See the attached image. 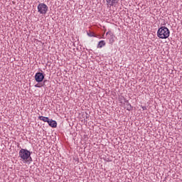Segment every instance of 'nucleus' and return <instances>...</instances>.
<instances>
[{"label":"nucleus","mask_w":182,"mask_h":182,"mask_svg":"<svg viewBox=\"0 0 182 182\" xmlns=\"http://www.w3.org/2000/svg\"><path fill=\"white\" fill-rule=\"evenodd\" d=\"M48 124V126H50V127H53V128L58 127V122H56V121L53 119H49Z\"/></svg>","instance_id":"obj_7"},{"label":"nucleus","mask_w":182,"mask_h":182,"mask_svg":"<svg viewBox=\"0 0 182 182\" xmlns=\"http://www.w3.org/2000/svg\"><path fill=\"white\" fill-rule=\"evenodd\" d=\"M106 46V42H105V41H100L98 43L97 48H102V46Z\"/></svg>","instance_id":"obj_10"},{"label":"nucleus","mask_w":182,"mask_h":182,"mask_svg":"<svg viewBox=\"0 0 182 182\" xmlns=\"http://www.w3.org/2000/svg\"><path fill=\"white\" fill-rule=\"evenodd\" d=\"M45 82H46V80H44V81H43V83H45Z\"/></svg>","instance_id":"obj_14"},{"label":"nucleus","mask_w":182,"mask_h":182,"mask_svg":"<svg viewBox=\"0 0 182 182\" xmlns=\"http://www.w3.org/2000/svg\"><path fill=\"white\" fill-rule=\"evenodd\" d=\"M107 2V6L112 8V6H116L119 4V0H105Z\"/></svg>","instance_id":"obj_5"},{"label":"nucleus","mask_w":182,"mask_h":182,"mask_svg":"<svg viewBox=\"0 0 182 182\" xmlns=\"http://www.w3.org/2000/svg\"><path fill=\"white\" fill-rule=\"evenodd\" d=\"M38 119H39V120H42V122H45L46 123H48L49 120H50V119H49V117H43V116H39Z\"/></svg>","instance_id":"obj_9"},{"label":"nucleus","mask_w":182,"mask_h":182,"mask_svg":"<svg viewBox=\"0 0 182 182\" xmlns=\"http://www.w3.org/2000/svg\"><path fill=\"white\" fill-rule=\"evenodd\" d=\"M36 82L38 83H41V82H43V79H45V75L43 73L38 72L35 75Z\"/></svg>","instance_id":"obj_4"},{"label":"nucleus","mask_w":182,"mask_h":182,"mask_svg":"<svg viewBox=\"0 0 182 182\" xmlns=\"http://www.w3.org/2000/svg\"><path fill=\"white\" fill-rule=\"evenodd\" d=\"M37 9H38V13L41 14V15H46L48 12V9H49L48 6L44 3H40Z\"/></svg>","instance_id":"obj_3"},{"label":"nucleus","mask_w":182,"mask_h":182,"mask_svg":"<svg viewBox=\"0 0 182 182\" xmlns=\"http://www.w3.org/2000/svg\"><path fill=\"white\" fill-rule=\"evenodd\" d=\"M124 106L125 107V109H127V110H129L130 112V110H132V109L133 108L132 107V105H130V103L129 102V101H125V103L124 104Z\"/></svg>","instance_id":"obj_8"},{"label":"nucleus","mask_w":182,"mask_h":182,"mask_svg":"<svg viewBox=\"0 0 182 182\" xmlns=\"http://www.w3.org/2000/svg\"><path fill=\"white\" fill-rule=\"evenodd\" d=\"M31 151H29L28 149H21L19 151L18 155L23 161H26V163H31L32 161V157H31Z\"/></svg>","instance_id":"obj_1"},{"label":"nucleus","mask_w":182,"mask_h":182,"mask_svg":"<svg viewBox=\"0 0 182 182\" xmlns=\"http://www.w3.org/2000/svg\"><path fill=\"white\" fill-rule=\"evenodd\" d=\"M141 109L143 110H147V107H146V106L141 107Z\"/></svg>","instance_id":"obj_12"},{"label":"nucleus","mask_w":182,"mask_h":182,"mask_svg":"<svg viewBox=\"0 0 182 182\" xmlns=\"http://www.w3.org/2000/svg\"><path fill=\"white\" fill-rule=\"evenodd\" d=\"M35 87H42V85H38V84L35 85Z\"/></svg>","instance_id":"obj_13"},{"label":"nucleus","mask_w":182,"mask_h":182,"mask_svg":"<svg viewBox=\"0 0 182 182\" xmlns=\"http://www.w3.org/2000/svg\"><path fill=\"white\" fill-rule=\"evenodd\" d=\"M106 35L109 36V42L113 43L114 42V39L116 38V36H114V34L111 31H109L107 32Z\"/></svg>","instance_id":"obj_6"},{"label":"nucleus","mask_w":182,"mask_h":182,"mask_svg":"<svg viewBox=\"0 0 182 182\" xmlns=\"http://www.w3.org/2000/svg\"><path fill=\"white\" fill-rule=\"evenodd\" d=\"M157 36L160 39H167L170 36V30L166 26H161L158 29Z\"/></svg>","instance_id":"obj_2"},{"label":"nucleus","mask_w":182,"mask_h":182,"mask_svg":"<svg viewBox=\"0 0 182 182\" xmlns=\"http://www.w3.org/2000/svg\"><path fill=\"white\" fill-rule=\"evenodd\" d=\"M90 38H97V36L95 35V33L93 32H90L87 33Z\"/></svg>","instance_id":"obj_11"}]
</instances>
